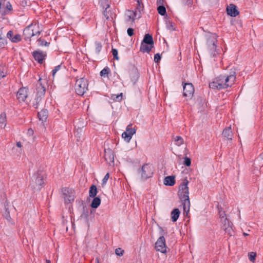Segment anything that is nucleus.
<instances>
[{"mask_svg":"<svg viewBox=\"0 0 263 263\" xmlns=\"http://www.w3.org/2000/svg\"><path fill=\"white\" fill-rule=\"evenodd\" d=\"M236 80L235 72L229 75L219 76L209 83V87L212 89H221L231 87Z\"/></svg>","mask_w":263,"mask_h":263,"instance_id":"f257e3e1","label":"nucleus"},{"mask_svg":"<svg viewBox=\"0 0 263 263\" xmlns=\"http://www.w3.org/2000/svg\"><path fill=\"white\" fill-rule=\"evenodd\" d=\"M42 29L39 23H32L26 27L23 31L25 40H29L33 36H39Z\"/></svg>","mask_w":263,"mask_h":263,"instance_id":"f03ea898","label":"nucleus"},{"mask_svg":"<svg viewBox=\"0 0 263 263\" xmlns=\"http://www.w3.org/2000/svg\"><path fill=\"white\" fill-rule=\"evenodd\" d=\"M217 36L215 34L209 33L206 36V45L211 56L215 57L218 54L219 49H217Z\"/></svg>","mask_w":263,"mask_h":263,"instance_id":"7ed1b4c3","label":"nucleus"},{"mask_svg":"<svg viewBox=\"0 0 263 263\" xmlns=\"http://www.w3.org/2000/svg\"><path fill=\"white\" fill-rule=\"evenodd\" d=\"M88 85V81L87 79L84 78L77 79L75 84V90L76 93L79 95H83L87 90Z\"/></svg>","mask_w":263,"mask_h":263,"instance_id":"20e7f679","label":"nucleus"},{"mask_svg":"<svg viewBox=\"0 0 263 263\" xmlns=\"http://www.w3.org/2000/svg\"><path fill=\"white\" fill-rule=\"evenodd\" d=\"M44 184L43 175L41 172H37L32 177L30 185L35 190H40Z\"/></svg>","mask_w":263,"mask_h":263,"instance_id":"39448f33","label":"nucleus"},{"mask_svg":"<svg viewBox=\"0 0 263 263\" xmlns=\"http://www.w3.org/2000/svg\"><path fill=\"white\" fill-rule=\"evenodd\" d=\"M41 79H40L38 82L37 86V92H36V97L35 99V102L33 103V106L37 108L38 107L39 104L40 102L41 101L42 98L44 96L46 91L45 87L40 82Z\"/></svg>","mask_w":263,"mask_h":263,"instance_id":"423d86ee","label":"nucleus"},{"mask_svg":"<svg viewBox=\"0 0 263 263\" xmlns=\"http://www.w3.org/2000/svg\"><path fill=\"white\" fill-rule=\"evenodd\" d=\"M139 173L142 179H146L152 176L153 174V167L149 164H144L141 169L139 171Z\"/></svg>","mask_w":263,"mask_h":263,"instance_id":"0eeeda50","label":"nucleus"},{"mask_svg":"<svg viewBox=\"0 0 263 263\" xmlns=\"http://www.w3.org/2000/svg\"><path fill=\"white\" fill-rule=\"evenodd\" d=\"M155 248L157 251L162 253H166L168 248L165 243V239L164 236L160 237L155 243Z\"/></svg>","mask_w":263,"mask_h":263,"instance_id":"6e6552de","label":"nucleus"},{"mask_svg":"<svg viewBox=\"0 0 263 263\" xmlns=\"http://www.w3.org/2000/svg\"><path fill=\"white\" fill-rule=\"evenodd\" d=\"M189 181L186 179H184L182 183L180 185L178 191L179 197H189V188L187 186Z\"/></svg>","mask_w":263,"mask_h":263,"instance_id":"1a4fd4ad","label":"nucleus"},{"mask_svg":"<svg viewBox=\"0 0 263 263\" xmlns=\"http://www.w3.org/2000/svg\"><path fill=\"white\" fill-rule=\"evenodd\" d=\"M194 92V88L192 83H185L183 85V96L191 99Z\"/></svg>","mask_w":263,"mask_h":263,"instance_id":"9d476101","label":"nucleus"},{"mask_svg":"<svg viewBox=\"0 0 263 263\" xmlns=\"http://www.w3.org/2000/svg\"><path fill=\"white\" fill-rule=\"evenodd\" d=\"M28 95V89L26 87H22L18 90L16 97L19 102H24Z\"/></svg>","mask_w":263,"mask_h":263,"instance_id":"9b49d317","label":"nucleus"},{"mask_svg":"<svg viewBox=\"0 0 263 263\" xmlns=\"http://www.w3.org/2000/svg\"><path fill=\"white\" fill-rule=\"evenodd\" d=\"M104 158L110 165L114 164V155L111 149H105Z\"/></svg>","mask_w":263,"mask_h":263,"instance_id":"f8f14e48","label":"nucleus"},{"mask_svg":"<svg viewBox=\"0 0 263 263\" xmlns=\"http://www.w3.org/2000/svg\"><path fill=\"white\" fill-rule=\"evenodd\" d=\"M219 211V218H220L221 222L224 226H226L229 225V221L226 214V211L221 205L218 206Z\"/></svg>","mask_w":263,"mask_h":263,"instance_id":"ddd939ff","label":"nucleus"},{"mask_svg":"<svg viewBox=\"0 0 263 263\" xmlns=\"http://www.w3.org/2000/svg\"><path fill=\"white\" fill-rule=\"evenodd\" d=\"M227 14L232 17H236L239 14L237 7L233 4H231L227 6Z\"/></svg>","mask_w":263,"mask_h":263,"instance_id":"4468645a","label":"nucleus"},{"mask_svg":"<svg viewBox=\"0 0 263 263\" xmlns=\"http://www.w3.org/2000/svg\"><path fill=\"white\" fill-rule=\"evenodd\" d=\"M137 13L133 11L128 10L125 13V21L126 23H133L136 18Z\"/></svg>","mask_w":263,"mask_h":263,"instance_id":"2eb2a0df","label":"nucleus"},{"mask_svg":"<svg viewBox=\"0 0 263 263\" xmlns=\"http://www.w3.org/2000/svg\"><path fill=\"white\" fill-rule=\"evenodd\" d=\"M33 56L35 61L39 63H42L45 59L46 54L41 51L37 50L33 52Z\"/></svg>","mask_w":263,"mask_h":263,"instance_id":"dca6fc26","label":"nucleus"},{"mask_svg":"<svg viewBox=\"0 0 263 263\" xmlns=\"http://www.w3.org/2000/svg\"><path fill=\"white\" fill-rule=\"evenodd\" d=\"M61 195L64 197H71L76 196L75 192L73 190L66 187L62 189Z\"/></svg>","mask_w":263,"mask_h":263,"instance_id":"f3484780","label":"nucleus"},{"mask_svg":"<svg viewBox=\"0 0 263 263\" xmlns=\"http://www.w3.org/2000/svg\"><path fill=\"white\" fill-rule=\"evenodd\" d=\"M154 45L147 44L146 43H141L140 50L142 52L149 53L152 49L153 48Z\"/></svg>","mask_w":263,"mask_h":263,"instance_id":"a211bd4d","label":"nucleus"},{"mask_svg":"<svg viewBox=\"0 0 263 263\" xmlns=\"http://www.w3.org/2000/svg\"><path fill=\"white\" fill-rule=\"evenodd\" d=\"M175 183V177L173 176H168L165 177L164 180V184L166 185L173 186Z\"/></svg>","mask_w":263,"mask_h":263,"instance_id":"6ab92c4d","label":"nucleus"},{"mask_svg":"<svg viewBox=\"0 0 263 263\" xmlns=\"http://www.w3.org/2000/svg\"><path fill=\"white\" fill-rule=\"evenodd\" d=\"M48 117V111L47 109H42L38 112V117L40 121L44 122L46 120Z\"/></svg>","mask_w":263,"mask_h":263,"instance_id":"aec40b11","label":"nucleus"},{"mask_svg":"<svg viewBox=\"0 0 263 263\" xmlns=\"http://www.w3.org/2000/svg\"><path fill=\"white\" fill-rule=\"evenodd\" d=\"M222 135L228 140L232 139V132L231 127H227L223 130Z\"/></svg>","mask_w":263,"mask_h":263,"instance_id":"412c9836","label":"nucleus"},{"mask_svg":"<svg viewBox=\"0 0 263 263\" xmlns=\"http://www.w3.org/2000/svg\"><path fill=\"white\" fill-rule=\"evenodd\" d=\"M141 43L154 45V41H153L152 36L151 35H150L149 34H146L144 35L143 40Z\"/></svg>","mask_w":263,"mask_h":263,"instance_id":"4be33fe9","label":"nucleus"},{"mask_svg":"<svg viewBox=\"0 0 263 263\" xmlns=\"http://www.w3.org/2000/svg\"><path fill=\"white\" fill-rule=\"evenodd\" d=\"M180 215V211L178 209H174L171 212V219L173 222H175L178 219Z\"/></svg>","mask_w":263,"mask_h":263,"instance_id":"5701e85b","label":"nucleus"},{"mask_svg":"<svg viewBox=\"0 0 263 263\" xmlns=\"http://www.w3.org/2000/svg\"><path fill=\"white\" fill-rule=\"evenodd\" d=\"M183 207L184 212L187 213L190 211V201L189 200V198H185L183 202Z\"/></svg>","mask_w":263,"mask_h":263,"instance_id":"b1692460","label":"nucleus"},{"mask_svg":"<svg viewBox=\"0 0 263 263\" xmlns=\"http://www.w3.org/2000/svg\"><path fill=\"white\" fill-rule=\"evenodd\" d=\"M97 188L96 185H92L89 191V197H95L97 194Z\"/></svg>","mask_w":263,"mask_h":263,"instance_id":"393cba45","label":"nucleus"},{"mask_svg":"<svg viewBox=\"0 0 263 263\" xmlns=\"http://www.w3.org/2000/svg\"><path fill=\"white\" fill-rule=\"evenodd\" d=\"M100 198H93L91 203L90 206L92 208L96 209L100 205Z\"/></svg>","mask_w":263,"mask_h":263,"instance_id":"a878e982","label":"nucleus"},{"mask_svg":"<svg viewBox=\"0 0 263 263\" xmlns=\"http://www.w3.org/2000/svg\"><path fill=\"white\" fill-rule=\"evenodd\" d=\"M6 0H0V15H5V8Z\"/></svg>","mask_w":263,"mask_h":263,"instance_id":"bb28decb","label":"nucleus"},{"mask_svg":"<svg viewBox=\"0 0 263 263\" xmlns=\"http://www.w3.org/2000/svg\"><path fill=\"white\" fill-rule=\"evenodd\" d=\"M109 71V68L108 67H106L100 71V74L102 77H107Z\"/></svg>","mask_w":263,"mask_h":263,"instance_id":"cd10ccee","label":"nucleus"},{"mask_svg":"<svg viewBox=\"0 0 263 263\" xmlns=\"http://www.w3.org/2000/svg\"><path fill=\"white\" fill-rule=\"evenodd\" d=\"M174 142L177 146H180L183 143L184 141L181 137L176 136L174 137Z\"/></svg>","mask_w":263,"mask_h":263,"instance_id":"c85d7f7f","label":"nucleus"},{"mask_svg":"<svg viewBox=\"0 0 263 263\" xmlns=\"http://www.w3.org/2000/svg\"><path fill=\"white\" fill-rule=\"evenodd\" d=\"M12 9V7L10 2H5V15L9 13Z\"/></svg>","mask_w":263,"mask_h":263,"instance_id":"c756f323","label":"nucleus"},{"mask_svg":"<svg viewBox=\"0 0 263 263\" xmlns=\"http://www.w3.org/2000/svg\"><path fill=\"white\" fill-rule=\"evenodd\" d=\"M99 4L103 8L109 7V2L108 0H99Z\"/></svg>","mask_w":263,"mask_h":263,"instance_id":"7c9ffc66","label":"nucleus"},{"mask_svg":"<svg viewBox=\"0 0 263 263\" xmlns=\"http://www.w3.org/2000/svg\"><path fill=\"white\" fill-rule=\"evenodd\" d=\"M122 137L127 142H129L132 139V136L128 135L127 132H124L122 134Z\"/></svg>","mask_w":263,"mask_h":263,"instance_id":"2f4dec72","label":"nucleus"},{"mask_svg":"<svg viewBox=\"0 0 263 263\" xmlns=\"http://www.w3.org/2000/svg\"><path fill=\"white\" fill-rule=\"evenodd\" d=\"M6 115L5 113H2L0 115V124H1V126L4 125V127L6 126Z\"/></svg>","mask_w":263,"mask_h":263,"instance_id":"473e14b6","label":"nucleus"},{"mask_svg":"<svg viewBox=\"0 0 263 263\" xmlns=\"http://www.w3.org/2000/svg\"><path fill=\"white\" fill-rule=\"evenodd\" d=\"M125 132H127L128 135L132 136L136 133V129L134 128H132L130 125H128L126 127Z\"/></svg>","mask_w":263,"mask_h":263,"instance_id":"72a5a7b5","label":"nucleus"},{"mask_svg":"<svg viewBox=\"0 0 263 263\" xmlns=\"http://www.w3.org/2000/svg\"><path fill=\"white\" fill-rule=\"evenodd\" d=\"M22 39L21 35L19 34H13V38H11V42L12 43H17L21 41Z\"/></svg>","mask_w":263,"mask_h":263,"instance_id":"f704fd0d","label":"nucleus"},{"mask_svg":"<svg viewBox=\"0 0 263 263\" xmlns=\"http://www.w3.org/2000/svg\"><path fill=\"white\" fill-rule=\"evenodd\" d=\"M256 256V253L254 252H251L248 253L249 259L252 262H254L255 261Z\"/></svg>","mask_w":263,"mask_h":263,"instance_id":"c9c22d12","label":"nucleus"},{"mask_svg":"<svg viewBox=\"0 0 263 263\" xmlns=\"http://www.w3.org/2000/svg\"><path fill=\"white\" fill-rule=\"evenodd\" d=\"M157 10L158 13L161 15H164L166 13V9L163 6H160L158 7Z\"/></svg>","mask_w":263,"mask_h":263,"instance_id":"e433bc0d","label":"nucleus"},{"mask_svg":"<svg viewBox=\"0 0 263 263\" xmlns=\"http://www.w3.org/2000/svg\"><path fill=\"white\" fill-rule=\"evenodd\" d=\"M109 8L105 7V10L103 11V15L106 20L110 19V10H108Z\"/></svg>","mask_w":263,"mask_h":263,"instance_id":"4c0bfd02","label":"nucleus"},{"mask_svg":"<svg viewBox=\"0 0 263 263\" xmlns=\"http://www.w3.org/2000/svg\"><path fill=\"white\" fill-rule=\"evenodd\" d=\"M95 50L97 53H99L102 49V44L100 42H96L95 43Z\"/></svg>","mask_w":263,"mask_h":263,"instance_id":"58836bf2","label":"nucleus"},{"mask_svg":"<svg viewBox=\"0 0 263 263\" xmlns=\"http://www.w3.org/2000/svg\"><path fill=\"white\" fill-rule=\"evenodd\" d=\"M111 98L115 101H120L122 99V93L118 95H113Z\"/></svg>","mask_w":263,"mask_h":263,"instance_id":"ea45409f","label":"nucleus"},{"mask_svg":"<svg viewBox=\"0 0 263 263\" xmlns=\"http://www.w3.org/2000/svg\"><path fill=\"white\" fill-rule=\"evenodd\" d=\"M37 42L38 45L40 46H48L49 45V42H47L43 39H40L37 40Z\"/></svg>","mask_w":263,"mask_h":263,"instance_id":"a19ab883","label":"nucleus"},{"mask_svg":"<svg viewBox=\"0 0 263 263\" xmlns=\"http://www.w3.org/2000/svg\"><path fill=\"white\" fill-rule=\"evenodd\" d=\"M183 164L187 166H190L191 164V159L187 157H184Z\"/></svg>","mask_w":263,"mask_h":263,"instance_id":"79ce46f5","label":"nucleus"},{"mask_svg":"<svg viewBox=\"0 0 263 263\" xmlns=\"http://www.w3.org/2000/svg\"><path fill=\"white\" fill-rule=\"evenodd\" d=\"M7 40L5 38L2 37L0 38V48H4L7 44Z\"/></svg>","mask_w":263,"mask_h":263,"instance_id":"37998d69","label":"nucleus"},{"mask_svg":"<svg viewBox=\"0 0 263 263\" xmlns=\"http://www.w3.org/2000/svg\"><path fill=\"white\" fill-rule=\"evenodd\" d=\"M61 66L60 65H58L54 67L52 71V76L54 78L55 76L56 73L61 69Z\"/></svg>","mask_w":263,"mask_h":263,"instance_id":"c03bdc74","label":"nucleus"},{"mask_svg":"<svg viewBox=\"0 0 263 263\" xmlns=\"http://www.w3.org/2000/svg\"><path fill=\"white\" fill-rule=\"evenodd\" d=\"M109 177V173H107L104 177V178L102 180V186L103 187L104 186V185L107 182V180H108Z\"/></svg>","mask_w":263,"mask_h":263,"instance_id":"a18cd8bd","label":"nucleus"},{"mask_svg":"<svg viewBox=\"0 0 263 263\" xmlns=\"http://www.w3.org/2000/svg\"><path fill=\"white\" fill-rule=\"evenodd\" d=\"M124 250L121 248H117L115 250V253L117 255L122 256L123 255Z\"/></svg>","mask_w":263,"mask_h":263,"instance_id":"49530a36","label":"nucleus"},{"mask_svg":"<svg viewBox=\"0 0 263 263\" xmlns=\"http://www.w3.org/2000/svg\"><path fill=\"white\" fill-rule=\"evenodd\" d=\"M80 217L81 218H84L86 221H88V212L87 211H84L83 214H82Z\"/></svg>","mask_w":263,"mask_h":263,"instance_id":"de8ad7c7","label":"nucleus"},{"mask_svg":"<svg viewBox=\"0 0 263 263\" xmlns=\"http://www.w3.org/2000/svg\"><path fill=\"white\" fill-rule=\"evenodd\" d=\"M161 56L159 53H157L154 55V61L155 63H159L161 60Z\"/></svg>","mask_w":263,"mask_h":263,"instance_id":"09e8293b","label":"nucleus"},{"mask_svg":"<svg viewBox=\"0 0 263 263\" xmlns=\"http://www.w3.org/2000/svg\"><path fill=\"white\" fill-rule=\"evenodd\" d=\"M112 53L114 56V58L116 60H118L119 58L118 57V50L116 49H112Z\"/></svg>","mask_w":263,"mask_h":263,"instance_id":"8fccbe9b","label":"nucleus"},{"mask_svg":"<svg viewBox=\"0 0 263 263\" xmlns=\"http://www.w3.org/2000/svg\"><path fill=\"white\" fill-rule=\"evenodd\" d=\"M6 76V73L4 71L3 67H0V80Z\"/></svg>","mask_w":263,"mask_h":263,"instance_id":"3c124183","label":"nucleus"},{"mask_svg":"<svg viewBox=\"0 0 263 263\" xmlns=\"http://www.w3.org/2000/svg\"><path fill=\"white\" fill-rule=\"evenodd\" d=\"M13 32L12 31H9L7 33V37L11 41V38H13Z\"/></svg>","mask_w":263,"mask_h":263,"instance_id":"603ef678","label":"nucleus"},{"mask_svg":"<svg viewBox=\"0 0 263 263\" xmlns=\"http://www.w3.org/2000/svg\"><path fill=\"white\" fill-rule=\"evenodd\" d=\"M127 32L128 35L131 36L134 34V29L131 28H129L127 30Z\"/></svg>","mask_w":263,"mask_h":263,"instance_id":"864d4df0","label":"nucleus"},{"mask_svg":"<svg viewBox=\"0 0 263 263\" xmlns=\"http://www.w3.org/2000/svg\"><path fill=\"white\" fill-rule=\"evenodd\" d=\"M185 4L187 5H190L191 4V0H183Z\"/></svg>","mask_w":263,"mask_h":263,"instance_id":"5fc2aeb1","label":"nucleus"},{"mask_svg":"<svg viewBox=\"0 0 263 263\" xmlns=\"http://www.w3.org/2000/svg\"><path fill=\"white\" fill-rule=\"evenodd\" d=\"M33 133V131L32 129H29L28 130V134L29 135H32Z\"/></svg>","mask_w":263,"mask_h":263,"instance_id":"6e6d98bb","label":"nucleus"},{"mask_svg":"<svg viewBox=\"0 0 263 263\" xmlns=\"http://www.w3.org/2000/svg\"><path fill=\"white\" fill-rule=\"evenodd\" d=\"M16 145L19 147H21L22 146V144H21V143L20 142H17L16 143Z\"/></svg>","mask_w":263,"mask_h":263,"instance_id":"4d7b16f0","label":"nucleus"},{"mask_svg":"<svg viewBox=\"0 0 263 263\" xmlns=\"http://www.w3.org/2000/svg\"><path fill=\"white\" fill-rule=\"evenodd\" d=\"M3 37V32L2 30H0V38Z\"/></svg>","mask_w":263,"mask_h":263,"instance_id":"13d9d810","label":"nucleus"},{"mask_svg":"<svg viewBox=\"0 0 263 263\" xmlns=\"http://www.w3.org/2000/svg\"><path fill=\"white\" fill-rule=\"evenodd\" d=\"M260 158L261 159H263V154H261L260 155Z\"/></svg>","mask_w":263,"mask_h":263,"instance_id":"bf43d9fd","label":"nucleus"},{"mask_svg":"<svg viewBox=\"0 0 263 263\" xmlns=\"http://www.w3.org/2000/svg\"><path fill=\"white\" fill-rule=\"evenodd\" d=\"M7 219L8 220L10 221V216H9L8 217H7Z\"/></svg>","mask_w":263,"mask_h":263,"instance_id":"052dcab7","label":"nucleus"},{"mask_svg":"<svg viewBox=\"0 0 263 263\" xmlns=\"http://www.w3.org/2000/svg\"><path fill=\"white\" fill-rule=\"evenodd\" d=\"M46 263H50V261L49 260H46Z\"/></svg>","mask_w":263,"mask_h":263,"instance_id":"680f3d73","label":"nucleus"},{"mask_svg":"<svg viewBox=\"0 0 263 263\" xmlns=\"http://www.w3.org/2000/svg\"><path fill=\"white\" fill-rule=\"evenodd\" d=\"M243 235L245 236H248V234L246 233H243Z\"/></svg>","mask_w":263,"mask_h":263,"instance_id":"e2e57ef3","label":"nucleus"},{"mask_svg":"<svg viewBox=\"0 0 263 263\" xmlns=\"http://www.w3.org/2000/svg\"><path fill=\"white\" fill-rule=\"evenodd\" d=\"M96 261H97V263H99V259H96Z\"/></svg>","mask_w":263,"mask_h":263,"instance_id":"0e129e2a","label":"nucleus"}]
</instances>
